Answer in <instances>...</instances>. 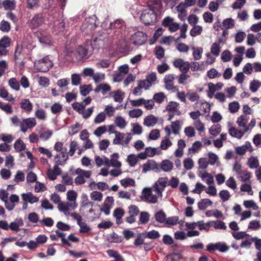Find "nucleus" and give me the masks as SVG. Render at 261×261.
I'll use <instances>...</instances> for the list:
<instances>
[{"instance_id":"54","label":"nucleus","mask_w":261,"mask_h":261,"mask_svg":"<svg viewBox=\"0 0 261 261\" xmlns=\"http://www.w3.org/2000/svg\"><path fill=\"white\" fill-rule=\"evenodd\" d=\"M65 28V23L62 21L59 20L55 22V25L54 27V32L57 34L58 32H62L64 31Z\"/></svg>"},{"instance_id":"1","label":"nucleus","mask_w":261,"mask_h":261,"mask_svg":"<svg viewBox=\"0 0 261 261\" xmlns=\"http://www.w3.org/2000/svg\"><path fill=\"white\" fill-rule=\"evenodd\" d=\"M168 178L160 177L151 188H145L142 192V200L151 203L157 202L158 198H162L163 192L167 186Z\"/></svg>"},{"instance_id":"36","label":"nucleus","mask_w":261,"mask_h":261,"mask_svg":"<svg viewBox=\"0 0 261 261\" xmlns=\"http://www.w3.org/2000/svg\"><path fill=\"white\" fill-rule=\"evenodd\" d=\"M8 84L12 90L16 91H18L20 90L19 83L15 77L10 78L8 81Z\"/></svg>"},{"instance_id":"32","label":"nucleus","mask_w":261,"mask_h":261,"mask_svg":"<svg viewBox=\"0 0 261 261\" xmlns=\"http://www.w3.org/2000/svg\"><path fill=\"white\" fill-rule=\"evenodd\" d=\"M251 173L247 170H243L238 175V178L242 182H250Z\"/></svg>"},{"instance_id":"13","label":"nucleus","mask_w":261,"mask_h":261,"mask_svg":"<svg viewBox=\"0 0 261 261\" xmlns=\"http://www.w3.org/2000/svg\"><path fill=\"white\" fill-rule=\"evenodd\" d=\"M68 159V155L67 153L66 148L64 149V151H61L57 153L54 157V161L56 165H63L65 164Z\"/></svg>"},{"instance_id":"26","label":"nucleus","mask_w":261,"mask_h":261,"mask_svg":"<svg viewBox=\"0 0 261 261\" xmlns=\"http://www.w3.org/2000/svg\"><path fill=\"white\" fill-rule=\"evenodd\" d=\"M20 107L25 112L30 113L32 111L33 106L29 99H24L20 102Z\"/></svg>"},{"instance_id":"23","label":"nucleus","mask_w":261,"mask_h":261,"mask_svg":"<svg viewBox=\"0 0 261 261\" xmlns=\"http://www.w3.org/2000/svg\"><path fill=\"white\" fill-rule=\"evenodd\" d=\"M187 8L183 4V3H180L177 7L176 10L178 12V17L181 20L184 21L186 19L187 15L186 11Z\"/></svg>"},{"instance_id":"9","label":"nucleus","mask_w":261,"mask_h":261,"mask_svg":"<svg viewBox=\"0 0 261 261\" xmlns=\"http://www.w3.org/2000/svg\"><path fill=\"white\" fill-rule=\"evenodd\" d=\"M161 150L159 148L151 147H146L144 152L138 154V158L141 159H145L147 156L153 157L156 154H161Z\"/></svg>"},{"instance_id":"57","label":"nucleus","mask_w":261,"mask_h":261,"mask_svg":"<svg viewBox=\"0 0 261 261\" xmlns=\"http://www.w3.org/2000/svg\"><path fill=\"white\" fill-rule=\"evenodd\" d=\"M222 25L225 29H232L234 26V21L231 18H226L223 20Z\"/></svg>"},{"instance_id":"45","label":"nucleus","mask_w":261,"mask_h":261,"mask_svg":"<svg viewBox=\"0 0 261 261\" xmlns=\"http://www.w3.org/2000/svg\"><path fill=\"white\" fill-rule=\"evenodd\" d=\"M221 131V126L219 124L212 125L209 128L210 134L214 137L218 136Z\"/></svg>"},{"instance_id":"4","label":"nucleus","mask_w":261,"mask_h":261,"mask_svg":"<svg viewBox=\"0 0 261 261\" xmlns=\"http://www.w3.org/2000/svg\"><path fill=\"white\" fill-rule=\"evenodd\" d=\"M75 174L77 176L74 179V182L77 185H80L86 182V179L90 178L92 175V171L90 170H85L79 168L75 170Z\"/></svg>"},{"instance_id":"47","label":"nucleus","mask_w":261,"mask_h":261,"mask_svg":"<svg viewBox=\"0 0 261 261\" xmlns=\"http://www.w3.org/2000/svg\"><path fill=\"white\" fill-rule=\"evenodd\" d=\"M192 49L193 50V57L195 60H199L201 58L203 53V49L201 47H193Z\"/></svg>"},{"instance_id":"52","label":"nucleus","mask_w":261,"mask_h":261,"mask_svg":"<svg viewBox=\"0 0 261 261\" xmlns=\"http://www.w3.org/2000/svg\"><path fill=\"white\" fill-rule=\"evenodd\" d=\"M249 167L251 169L257 168L259 166V162L257 157L251 156L249 158L248 161Z\"/></svg>"},{"instance_id":"11","label":"nucleus","mask_w":261,"mask_h":261,"mask_svg":"<svg viewBox=\"0 0 261 261\" xmlns=\"http://www.w3.org/2000/svg\"><path fill=\"white\" fill-rule=\"evenodd\" d=\"M173 64L175 68L185 73H187L190 68V63L189 62L185 61L183 59L180 58L175 59Z\"/></svg>"},{"instance_id":"3","label":"nucleus","mask_w":261,"mask_h":261,"mask_svg":"<svg viewBox=\"0 0 261 261\" xmlns=\"http://www.w3.org/2000/svg\"><path fill=\"white\" fill-rule=\"evenodd\" d=\"M140 19L145 24L149 25L155 22L156 15L154 10L149 8L142 12Z\"/></svg>"},{"instance_id":"27","label":"nucleus","mask_w":261,"mask_h":261,"mask_svg":"<svg viewBox=\"0 0 261 261\" xmlns=\"http://www.w3.org/2000/svg\"><path fill=\"white\" fill-rule=\"evenodd\" d=\"M37 36L39 39V42L42 44L50 45L51 40L50 36L46 33H38Z\"/></svg>"},{"instance_id":"59","label":"nucleus","mask_w":261,"mask_h":261,"mask_svg":"<svg viewBox=\"0 0 261 261\" xmlns=\"http://www.w3.org/2000/svg\"><path fill=\"white\" fill-rule=\"evenodd\" d=\"M201 143L197 141L193 143L191 147L188 149L189 153H194L196 151H198L201 147Z\"/></svg>"},{"instance_id":"39","label":"nucleus","mask_w":261,"mask_h":261,"mask_svg":"<svg viewBox=\"0 0 261 261\" xmlns=\"http://www.w3.org/2000/svg\"><path fill=\"white\" fill-rule=\"evenodd\" d=\"M16 2L15 0L3 1V8L5 10H12L15 8Z\"/></svg>"},{"instance_id":"10","label":"nucleus","mask_w":261,"mask_h":261,"mask_svg":"<svg viewBox=\"0 0 261 261\" xmlns=\"http://www.w3.org/2000/svg\"><path fill=\"white\" fill-rule=\"evenodd\" d=\"M173 21V18L167 16L163 19L162 25L164 27H168L170 32H175L179 29V24L177 22H174Z\"/></svg>"},{"instance_id":"64","label":"nucleus","mask_w":261,"mask_h":261,"mask_svg":"<svg viewBox=\"0 0 261 261\" xmlns=\"http://www.w3.org/2000/svg\"><path fill=\"white\" fill-rule=\"evenodd\" d=\"M160 137V132L158 129H154L152 130L148 137L149 140H156Z\"/></svg>"},{"instance_id":"30","label":"nucleus","mask_w":261,"mask_h":261,"mask_svg":"<svg viewBox=\"0 0 261 261\" xmlns=\"http://www.w3.org/2000/svg\"><path fill=\"white\" fill-rule=\"evenodd\" d=\"M119 155L118 153H114L111 155L110 159V166L114 167H121V163L118 161Z\"/></svg>"},{"instance_id":"12","label":"nucleus","mask_w":261,"mask_h":261,"mask_svg":"<svg viewBox=\"0 0 261 261\" xmlns=\"http://www.w3.org/2000/svg\"><path fill=\"white\" fill-rule=\"evenodd\" d=\"M159 172V164L153 160L147 161L142 166V172L146 173L150 171Z\"/></svg>"},{"instance_id":"37","label":"nucleus","mask_w":261,"mask_h":261,"mask_svg":"<svg viewBox=\"0 0 261 261\" xmlns=\"http://www.w3.org/2000/svg\"><path fill=\"white\" fill-rule=\"evenodd\" d=\"M107 240L111 243H118L122 241L123 237L121 236H118L115 232H113L107 236Z\"/></svg>"},{"instance_id":"61","label":"nucleus","mask_w":261,"mask_h":261,"mask_svg":"<svg viewBox=\"0 0 261 261\" xmlns=\"http://www.w3.org/2000/svg\"><path fill=\"white\" fill-rule=\"evenodd\" d=\"M166 98V96L163 92H159L154 94L153 100L157 103H161Z\"/></svg>"},{"instance_id":"22","label":"nucleus","mask_w":261,"mask_h":261,"mask_svg":"<svg viewBox=\"0 0 261 261\" xmlns=\"http://www.w3.org/2000/svg\"><path fill=\"white\" fill-rule=\"evenodd\" d=\"M246 132L243 130L238 129L233 126H230L228 128V133L232 137L237 139H241Z\"/></svg>"},{"instance_id":"16","label":"nucleus","mask_w":261,"mask_h":261,"mask_svg":"<svg viewBox=\"0 0 261 261\" xmlns=\"http://www.w3.org/2000/svg\"><path fill=\"white\" fill-rule=\"evenodd\" d=\"M114 200L112 197H107L105 200L102 207L100 208L101 212L105 213L106 215H109L110 213V210L112 207Z\"/></svg>"},{"instance_id":"24","label":"nucleus","mask_w":261,"mask_h":261,"mask_svg":"<svg viewBox=\"0 0 261 261\" xmlns=\"http://www.w3.org/2000/svg\"><path fill=\"white\" fill-rule=\"evenodd\" d=\"M87 55V50L83 46H79L74 53L77 61H81L85 59Z\"/></svg>"},{"instance_id":"60","label":"nucleus","mask_w":261,"mask_h":261,"mask_svg":"<svg viewBox=\"0 0 261 261\" xmlns=\"http://www.w3.org/2000/svg\"><path fill=\"white\" fill-rule=\"evenodd\" d=\"M143 114V111L141 109H135L128 112V115L130 118H139Z\"/></svg>"},{"instance_id":"20","label":"nucleus","mask_w":261,"mask_h":261,"mask_svg":"<svg viewBox=\"0 0 261 261\" xmlns=\"http://www.w3.org/2000/svg\"><path fill=\"white\" fill-rule=\"evenodd\" d=\"M173 168V163L169 160H164L159 164V172L161 170L169 172H170Z\"/></svg>"},{"instance_id":"15","label":"nucleus","mask_w":261,"mask_h":261,"mask_svg":"<svg viewBox=\"0 0 261 261\" xmlns=\"http://www.w3.org/2000/svg\"><path fill=\"white\" fill-rule=\"evenodd\" d=\"M62 171L58 165L55 164L53 169H49L47 172V176L50 180H54L57 176L61 174Z\"/></svg>"},{"instance_id":"29","label":"nucleus","mask_w":261,"mask_h":261,"mask_svg":"<svg viewBox=\"0 0 261 261\" xmlns=\"http://www.w3.org/2000/svg\"><path fill=\"white\" fill-rule=\"evenodd\" d=\"M157 122L156 117L152 115H150L144 118L143 123L145 126L150 127L155 125Z\"/></svg>"},{"instance_id":"46","label":"nucleus","mask_w":261,"mask_h":261,"mask_svg":"<svg viewBox=\"0 0 261 261\" xmlns=\"http://www.w3.org/2000/svg\"><path fill=\"white\" fill-rule=\"evenodd\" d=\"M240 190L242 192H247L249 195H253V191L251 187V182L250 181L242 184L241 186Z\"/></svg>"},{"instance_id":"8","label":"nucleus","mask_w":261,"mask_h":261,"mask_svg":"<svg viewBox=\"0 0 261 261\" xmlns=\"http://www.w3.org/2000/svg\"><path fill=\"white\" fill-rule=\"evenodd\" d=\"M77 206L76 202H60L58 205L59 210L63 212L65 215L68 216L70 215V211L74 210Z\"/></svg>"},{"instance_id":"34","label":"nucleus","mask_w":261,"mask_h":261,"mask_svg":"<svg viewBox=\"0 0 261 261\" xmlns=\"http://www.w3.org/2000/svg\"><path fill=\"white\" fill-rule=\"evenodd\" d=\"M111 90V87L107 84H102L98 85L94 89L95 93H98L101 91L103 95H105L108 92Z\"/></svg>"},{"instance_id":"56","label":"nucleus","mask_w":261,"mask_h":261,"mask_svg":"<svg viewBox=\"0 0 261 261\" xmlns=\"http://www.w3.org/2000/svg\"><path fill=\"white\" fill-rule=\"evenodd\" d=\"M11 43V39L7 36H5L0 39V46L5 47L6 49L10 46Z\"/></svg>"},{"instance_id":"53","label":"nucleus","mask_w":261,"mask_h":261,"mask_svg":"<svg viewBox=\"0 0 261 261\" xmlns=\"http://www.w3.org/2000/svg\"><path fill=\"white\" fill-rule=\"evenodd\" d=\"M42 22V18L39 15H36L32 19L31 23L33 28H36L40 26Z\"/></svg>"},{"instance_id":"17","label":"nucleus","mask_w":261,"mask_h":261,"mask_svg":"<svg viewBox=\"0 0 261 261\" xmlns=\"http://www.w3.org/2000/svg\"><path fill=\"white\" fill-rule=\"evenodd\" d=\"M179 108V103L171 101L166 106V110L168 112H172L174 113L175 115L179 116L181 115V113Z\"/></svg>"},{"instance_id":"5","label":"nucleus","mask_w":261,"mask_h":261,"mask_svg":"<svg viewBox=\"0 0 261 261\" xmlns=\"http://www.w3.org/2000/svg\"><path fill=\"white\" fill-rule=\"evenodd\" d=\"M53 65L52 62L48 57H46L35 63L36 69L41 72H46L49 70Z\"/></svg>"},{"instance_id":"18","label":"nucleus","mask_w":261,"mask_h":261,"mask_svg":"<svg viewBox=\"0 0 261 261\" xmlns=\"http://www.w3.org/2000/svg\"><path fill=\"white\" fill-rule=\"evenodd\" d=\"M249 118L245 115L240 116L237 120V123L240 127L243 128L245 132H247L250 130L249 127H247V123L248 121Z\"/></svg>"},{"instance_id":"51","label":"nucleus","mask_w":261,"mask_h":261,"mask_svg":"<svg viewBox=\"0 0 261 261\" xmlns=\"http://www.w3.org/2000/svg\"><path fill=\"white\" fill-rule=\"evenodd\" d=\"M171 128L172 130V133L174 135H178L179 133L181 126L180 122L179 120H176L171 122Z\"/></svg>"},{"instance_id":"31","label":"nucleus","mask_w":261,"mask_h":261,"mask_svg":"<svg viewBox=\"0 0 261 261\" xmlns=\"http://www.w3.org/2000/svg\"><path fill=\"white\" fill-rule=\"evenodd\" d=\"M124 215V211L121 208H116L113 212V216L116 219V223L118 224L122 223V217Z\"/></svg>"},{"instance_id":"48","label":"nucleus","mask_w":261,"mask_h":261,"mask_svg":"<svg viewBox=\"0 0 261 261\" xmlns=\"http://www.w3.org/2000/svg\"><path fill=\"white\" fill-rule=\"evenodd\" d=\"M115 135V138L113 141V144L115 145H122L123 143V139L124 138L125 134L118 132Z\"/></svg>"},{"instance_id":"58","label":"nucleus","mask_w":261,"mask_h":261,"mask_svg":"<svg viewBox=\"0 0 261 261\" xmlns=\"http://www.w3.org/2000/svg\"><path fill=\"white\" fill-rule=\"evenodd\" d=\"M202 31V27L200 25H195L190 31V35L196 37L200 35Z\"/></svg>"},{"instance_id":"21","label":"nucleus","mask_w":261,"mask_h":261,"mask_svg":"<svg viewBox=\"0 0 261 261\" xmlns=\"http://www.w3.org/2000/svg\"><path fill=\"white\" fill-rule=\"evenodd\" d=\"M21 198L23 201H27L31 204L36 203L39 201V198L34 196L31 192L22 194Z\"/></svg>"},{"instance_id":"19","label":"nucleus","mask_w":261,"mask_h":261,"mask_svg":"<svg viewBox=\"0 0 261 261\" xmlns=\"http://www.w3.org/2000/svg\"><path fill=\"white\" fill-rule=\"evenodd\" d=\"M63 229H57L56 231V234H52L50 235V239L54 241L57 240L58 239V238H61L62 240V242L64 244L68 245V246H70L71 244L69 242L67 239H66L65 238V234L63 232H61V230H62Z\"/></svg>"},{"instance_id":"40","label":"nucleus","mask_w":261,"mask_h":261,"mask_svg":"<svg viewBox=\"0 0 261 261\" xmlns=\"http://www.w3.org/2000/svg\"><path fill=\"white\" fill-rule=\"evenodd\" d=\"M108 255L115 258V261H124L123 257L116 251L110 249L107 251Z\"/></svg>"},{"instance_id":"2","label":"nucleus","mask_w":261,"mask_h":261,"mask_svg":"<svg viewBox=\"0 0 261 261\" xmlns=\"http://www.w3.org/2000/svg\"><path fill=\"white\" fill-rule=\"evenodd\" d=\"M96 17L92 15L86 18L81 27V30L86 34H90L97 27Z\"/></svg>"},{"instance_id":"38","label":"nucleus","mask_w":261,"mask_h":261,"mask_svg":"<svg viewBox=\"0 0 261 261\" xmlns=\"http://www.w3.org/2000/svg\"><path fill=\"white\" fill-rule=\"evenodd\" d=\"M177 223H180L179 221V217L178 216H172L167 218L165 225L167 227L174 226Z\"/></svg>"},{"instance_id":"7","label":"nucleus","mask_w":261,"mask_h":261,"mask_svg":"<svg viewBox=\"0 0 261 261\" xmlns=\"http://www.w3.org/2000/svg\"><path fill=\"white\" fill-rule=\"evenodd\" d=\"M146 40V35L144 32L141 31L134 33L130 38V42L136 46L143 45Z\"/></svg>"},{"instance_id":"49","label":"nucleus","mask_w":261,"mask_h":261,"mask_svg":"<svg viewBox=\"0 0 261 261\" xmlns=\"http://www.w3.org/2000/svg\"><path fill=\"white\" fill-rule=\"evenodd\" d=\"M221 51V46L219 43H213L211 46V53L216 57L219 56Z\"/></svg>"},{"instance_id":"63","label":"nucleus","mask_w":261,"mask_h":261,"mask_svg":"<svg viewBox=\"0 0 261 261\" xmlns=\"http://www.w3.org/2000/svg\"><path fill=\"white\" fill-rule=\"evenodd\" d=\"M81 128V125L79 123H76L69 127L68 134L70 136H73L76 134Z\"/></svg>"},{"instance_id":"14","label":"nucleus","mask_w":261,"mask_h":261,"mask_svg":"<svg viewBox=\"0 0 261 261\" xmlns=\"http://www.w3.org/2000/svg\"><path fill=\"white\" fill-rule=\"evenodd\" d=\"M110 28L112 30H115V33H122L125 29V26L123 21L120 19H117L110 24Z\"/></svg>"},{"instance_id":"42","label":"nucleus","mask_w":261,"mask_h":261,"mask_svg":"<svg viewBox=\"0 0 261 261\" xmlns=\"http://www.w3.org/2000/svg\"><path fill=\"white\" fill-rule=\"evenodd\" d=\"M212 201L209 199H201L198 203V207L199 209L201 210H204L206 209L208 206H211L212 205Z\"/></svg>"},{"instance_id":"25","label":"nucleus","mask_w":261,"mask_h":261,"mask_svg":"<svg viewBox=\"0 0 261 261\" xmlns=\"http://www.w3.org/2000/svg\"><path fill=\"white\" fill-rule=\"evenodd\" d=\"M0 97L8 101L14 102L15 100L13 95L10 94L4 87L0 88Z\"/></svg>"},{"instance_id":"62","label":"nucleus","mask_w":261,"mask_h":261,"mask_svg":"<svg viewBox=\"0 0 261 261\" xmlns=\"http://www.w3.org/2000/svg\"><path fill=\"white\" fill-rule=\"evenodd\" d=\"M261 86V82L258 80H254L250 82V90L252 92H255Z\"/></svg>"},{"instance_id":"28","label":"nucleus","mask_w":261,"mask_h":261,"mask_svg":"<svg viewBox=\"0 0 261 261\" xmlns=\"http://www.w3.org/2000/svg\"><path fill=\"white\" fill-rule=\"evenodd\" d=\"M125 93L120 90L112 92L110 96L114 98L115 102H121L124 98Z\"/></svg>"},{"instance_id":"35","label":"nucleus","mask_w":261,"mask_h":261,"mask_svg":"<svg viewBox=\"0 0 261 261\" xmlns=\"http://www.w3.org/2000/svg\"><path fill=\"white\" fill-rule=\"evenodd\" d=\"M53 134V130L49 129L39 132V138L44 141L48 140L52 136Z\"/></svg>"},{"instance_id":"41","label":"nucleus","mask_w":261,"mask_h":261,"mask_svg":"<svg viewBox=\"0 0 261 261\" xmlns=\"http://www.w3.org/2000/svg\"><path fill=\"white\" fill-rule=\"evenodd\" d=\"M114 122L116 125L120 129L124 128L127 125V122L124 118L120 116L116 117Z\"/></svg>"},{"instance_id":"44","label":"nucleus","mask_w":261,"mask_h":261,"mask_svg":"<svg viewBox=\"0 0 261 261\" xmlns=\"http://www.w3.org/2000/svg\"><path fill=\"white\" fill-rule=\"evenodd\" d=\"M243 205L246 208L252 209L253 210H257L259 208L257 204L253 200H247L244 201Z\"/></svg>"},{"instance_id":"6","label":"nucleus","mask_w":261,"mask_h":261,"mask_svg":"<svg viewBox=\"0 0 261 261\" xmlns=\"http://www.w3.org/2000/svg\"><path fill=\"white\" fill-rule=\"evenodd\" d=\"M37 125V121L34 117L23 119L19 123L20 130L25 133L28 129L34 127Z\"/></svg>"},{"instance_id":"50","label":"nucleus","mask_w":261,"mask_h":261,"mask_svg":"<svg viewBox=\"0 0 261 261\" xmlns=\"http://www.w3.org/2000/svg\"><path fill=\"white\" fill-rule=\"evenodd\" d=\"M35 116L40 120L45 121L46 118V113L44 110L40 108L37 109L35 112Z\"/></svg>"},{"instance_id":"43","label":"nucleus","mask_w":261,"mask_h":261,"mask_svg":"<svg viewBox=\"0 0 261 261\" xmlns=\"http://www.w3.org/2000/svg\"><path fill=\"white\" fill-rule=\"evenodd\" d=\"M172 145V142L169 138L165 137V138L161 141L159 148L160 150L162 149L166 150Z\"/></svg>"},{"instance_id":"33","label":"nucleus","mask_w":261,"mask_h":261,"mask_svg":"<svg viewBox=\"0 0 261 261\" xmlns=\"http://www.w3.org/2000/svg\"><path fill=\"white\" fill-rule=\"evenodd\" d=\"M154 217L157 222L165 225L167 217L166 214L163 210L156 212L154 214Z\"/></svg>"},{"instance_id":"55","label":"nucleus","mask_w":261,"mask_h":261,"mask_svg":"<svg viewBox=\"0 0 261 261\" xmlns=\"http://www.w3.org/2000/svg\"><path fill=\"white\" fill-rule=\"evenodd\" d=\"M14 147L16 151L20 152L25 149V145L21 140L18 139L15 141Z\"/></svg>"}]
</instances>
